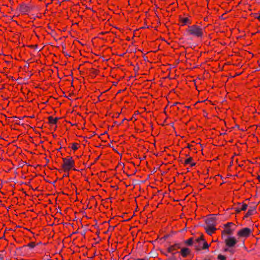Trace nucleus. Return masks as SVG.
I'll use <instances>...</instances> for the list:
<instances>
[{
	"label": "nucleus",
	"instance_id": "nucleus-25",
	"mask_svg": "<svg viewBox=\"0 0 260 260\" xmlns=\"http://www.w3.org/2000/svg\"><path fill=\"white\" fill-rule=\"evenodd\" d=\"M190 145H188L187 147H188V148H190Z\"/></svg>",
	"mask_w": 260,
	"mask_h": 260
},
{
	"label": "nucleus",
	"instance_id": "nucleus-11",
	"mask_svg": "<svg viewBox=\"0 0 260 260\" xmlns=\"http://www.w3.org/2000/svg\"><path fill=\"white\" fill-rule=\"evenodd\" d=\"M196 164V162L193 161V158L191 157L187 158L185 159L184 162V165H189L191 167L195 166Z\"/></svg>",
	"mask_w": 260,
	"mask_h": 260
},
{
	"label": "nucleus",
	"instance_id": "nucleus-1",
	"mask_svg": "<svg viewBox=\"0 0 260 260\" xmlns=\"http://www.w3.org/2000/svg\"><path fill=\"white\" fill-rule=\"evenodd\" d=\"M185 31L189 36L201 39L204 36L205 30L201 26L196 24H193L188 26Z\"/></svg>",
	"mask_w": 260,
	"mask_h": 260
},
{
	"label": "nucleus",
	"instance_id": "nucleus-5",
	"mask_svg": "<svg viewBox=\"0 0 260 260\" xmlns=\"http://www.w3.org/2000/svg\"><path fill=\"white\" fill-rule=\"evenodd\" d=\"M247 204L245 202L238 203L237 206L234 208V210L236 213L238 214L241 211H245L247 209Z\"/></svg>",
	"mask_w": 260,
	"mask_h": 260
},
{
	"label": "nucleus",
	"instance_id": "nucleus-9",
	"mask_svg": "<svg viewBox=\"0 0 260 260\" xmlns=\"http://www.w3.org/2000/svg\"><path fill=\"white\" fill-rule=\"evenodd\" d=\"M256 213V206H250L243 218H247L249 216L254 215Z\"/></svg>",
	"mask_w": 260,
	"mask_h": 260
},
{
	"label": "nucleus",
	"instance_id": "nucleus-18",
	"mask_svg": "<svg viewBox=\"0 0 260 260\" xmlns=\"http://www.w3.org/2000/svg\"><path fill=\"white\" fill-rule=\"evenodd\" d=\"M218 260H226V257L221 254H219L218 255Z\"/></svg>",
	"mask_w": 260,
	"mask_h": 260
},
{
	"label": "nucleus",
	"instance_id": "nucleus-21",
	"mask_svg": "<svg viewBox=\"0 0 260 260\" xmlns=\"http://www.w3.org/2000/svg\"><path fill=\"white\" fill-rule=\"evenodd\" d=\"M256 18L260 21V13L259 14V15L257 17H256Z\"/></svg>",
	"mask_w": 260,
	"mask_h": 260
},
{
	"label": "nucleus",
	"instance_id": "nucleus-13",
	"mask_svg": "<svg viewBox=\"0 0 260 260\" xmlns=\"http://www.w3.org/2000/svg\"><path fill=\"white\" fill-rule=\"evenodd\" d=\"M58 120L57 117H53L52 116H49L48 117V123L50 124H55Z\"/></svg>",
	"mask_w": 260,
	"mask_h": 260
},
{
	"label": "nucleus",
	"instance_id": "nucleus-22",
	"mask_svg": "<svg viewBox=\"0 0 260 260\" xmlns=\"http://www.w3.org/2000/svg\"><path fill=\"white\" fill-rule=\"evenodd\" d=\"M136 260H149V259H145V258H137Z\"/></svg>",
	"mask_w": 260,
	"mask_h": 260
},
{
	"label": "nucleus",
	"instance_id": "nucleus-23",
	"mask_svg": "<svg viewBox=\"0 0 260 260\" xmlns=\"http://www.w3.org/2000/svg\"><path fill=\"white\" fill-rule=\"evenodd\" d=\"M257 179H258L259 181L260 182V176H258Z\"/></svg>",
	"mask_w": 260,
	"mask_h": 260
},
{
	"label": "nucleus",
	"instance_id": "nucleus-7",
	"mask_svg": "<svg viewBox=\"0 0 260 260\" xmlns=\"http://www.w3.org/2000/svg\"><path fill=\"white\" fill-rule=\"evenodd\" d=\"M237 240L234 237H230L225 240L226 246L229 247L234 246L237 243Z\"/></svg>",
	"mask_w": 260,
	"mask_h": 260
},
{
	"label": "nucleus",
	"instance_id": "nucleus-8",
	"mask_svg": "<svg viewBox=\"0 0 260 260\" xmlns=\"http://www.w3.org/2000/svg\"><path fill=\"white\" fill-rule=\"evenodd\" d=\"M178 20L181 26H184L186 24H190L191 21L188 17H183L181 16H179Z\"/></svg>",
	"mask_w": 260,
	"mask_h": 260
},
{
	"label": "nucleus",
	"instance_id": "nucleus-6",
	"mask_svg": "<svg viewBox=\"0 0 260 260\" xmlns=\"http://www.w3.org/2000/svg\"><path fill=\"white\" fill-rule=\"evenodd\" d=\"M216 224L212 223L211 224H208L205 227L206 233L209 235H212L215 233L217 229L216 228Z\"/></svg>",
	"mask_w": 260,
	"mask_h": 260
},
{
	"label": "nucleus",
	"instance_id": "nucleus-14",
	"mask_svg": "<svg viewBox=\"0 0 260 260\" xmlns=\"http://www.w3.org/2000/svg\"><path fill=\"white\" fill-rule=\"evenodd\" d=\"M20 11L25 13L28 11V7L26 5H21L20 6Z\"/></svg>",
	"mask_w": 260,
	"mask_h": 260
},
{
	"label": "nucleus",
	"instance_id": "nucleus-12",
	"mask_svg": "<svg viewBox=\"0 0 260 260\" xmlns=\"http://www.w3.org/2000/svg\"><path fill=\"white\" fill-rule=\"evenodd\" d=\"M190 252V251L188 248H183L180 250V254L183 257H186Z\"/></svg>",
	"mask_w": 260,
	"mask_h": 260
},
{
	"label": "nucleus",
	"instance_id": "nucleus-20",
	"mask_svg": "<svg viewBox=\"0 0 260 260\" xmlns=\"http://www.w3.org/2000/svg\"><path fill=\"white\" fill-rule=\"evenodd\" d=\"M197 241L198 242H199L200 241L202 240V241H204V239L203 238V236H201L200 238H198L197 240Z\"/></svg>",
	"mask_w": 260,
	"mask_h": 260
},
{
	"label": "nucleus",
	"instance_id": "nucleus-19",
	"mask_svg": "<svg viewBox=\"0 0 260 260\" xmlns=\"http://www.w3.org/2000/svg\"><path fill=\"white\" fill-rule=\"evenodd\" d=\"M209 247V245L207 243V242L204 241L203 249H205L208 248Z\"/></svg>",
	"mask_w": 260,
	"mask_h": 260
},
{
	"label": "nucleus",
	"instance_id": "nucleus-10",
	"mask_svg": "<svg viewBox=\"0 0 260 260\" xmlns=\"http://www.w3.org/2000/svg\"><path fill=\"white\" fill-rule=\"evenodd\" d=\"M181 248V244L180 243H175L174 245L170 246L168 249L167 251L168 252H173L174 251H176Z\"/></svg>",
	"mask_w": 260,
	"mask_h": 260
},
{
	"label": "nucleus",
	"instance_id": "nucleus-15",
	"mask_svg": "<svg viewBox=\"0 0 260 260\" xmlns=\"http://www.w3.org/2000/svg\"><path fill=\"white\" fill-rule=\"evenodd\" d=\"M79 147L80 144L78 143H73L71 146V148L74 151L77 150Z\"/></svg>",
	"mask_w": 260,
	"mask_h": 260
},
{
	"label": "nucleus",
	"instance_id": "nucleus-4",
	"mask_svg": "<svg viewBox=\"0 0 260 260\" xmlns=\"http://www.w3.org/2000/svg\"><path fill=\"white\" fill-rule=\"evenodd\" d=\"M234 224L232 222H228L224 225V230L222 232V236L224 235H232L233 233L234 230L231 228Z\"/></svg>",
	"mask_w": 260,
	"mask_h": 260
},
{
	"label": "nucleus",
	"instance_id": "nucleus-24",
	"mask_svg": "<svg viewBox=\"0 0 260 260\" xmlns=\"http://www.w3.org/2000/svg\"><path fill=\"white\" fill-rule=\"evenodd\" d=\"M206 223H207V224H209V220H207L206 221Z\"/></svg>",
	"mask_w": 260,
	"mask_h": 260
},
{
	"label": "nucleus",
	"instance_id": "nucleus-16",
	"mask_svg": "<svg viewBox=\"0 0 260 260\" xmlns=\"http://www.w3.org/2000/svg\"><path fill=\"white\" fill-rule=\"evenodd\" d=\"M184 243L189 246H191L193 243V239L192 238H190L185 241H184Z\"/></svg>",
	"mask_w": 260,
	"mask_h": 260
},
{
	"label": "nucleus",
	"instance_id": "nucleus-2",
	"mask_svg": "<svg viewBox=\"0 0 260 260\" xmlns=\"http://www.w3.org/2000/svg\"><path fill=\"white\" fill-rule=\"evenodd\" d=\"M62 168L64 172H69L72 170H75V162L72 156H68L62 158Z\"/></svg>",
	"mask_w": 260,
	"mask_h": 260
},
{
	"label": "nucleus",
	"instance_id": "nucleus-17",
	"mask_svg": "<svg viewBox=\"0 0 260 260\" xmlns=\"http://www.w3.org/2000/svg\"><path fill=\"white\" fill-rule=\"evenodd\" d=\"M35 246H36V244L34 242H30L27 245V246L30 247V248H34L35 247Z\"/></svg>",
	"mask_w": 260,
	"mask_h": 260
},
{
	"label": "nucleus",
	"instance_id": "nucleus-3",
	"mask_svg": "<svg viewBox=\"0 0 260 260\" xmlns=\"http://www.w3.org/2000/svg\"><path fill=\"white\" fill-rule=\"evenodd\" d=\"M251 232L252 231L249 228H244L239 230L237 235L239 238H244L246 239L250 236Z\"/></svg>",
	"mask_w": 260,
	"mask_h": 260
}]
</instances>
